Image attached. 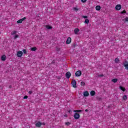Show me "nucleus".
Segmentation results:
<instances>
[{"label": "nucleus", "mask_w": 128, "mask_h": 128, "mask_svg": "<svg viewBox=\"0 0 128 128\" xmlns=\"http://www.w3.org/2000/svg\"><path fill=\"white\" fill-rule=\"evenodd\" d=\"M123 66H124L125 69L128 70V60H125L123 63Z\"/></svg>", "instance_id": "obj_1"}, {"label": "nucleus", "mask_w": 128, "mask_h": 128, "mask_svg": "<svg viewBox=\"0 0 128 128\" xmlns=\"http://www.w3.org/2000/svg\"><path fill=\"white\" fill-rule=\"evenodd\" d=\"M71 84L73 88H76V82L75 80H72Z\"/></svg>", "instance_id": "obj_2"}, {"label": "nucleus", "mask_w": 128, "mask_h": 128, "mask_svg": "<svg viewBox=\"0 0 128 128\" xmlns=\"http://www.w3.org/2000/svg\"><path fill=\"white\" fill-rule=\"evenodd\" d=\"M42 123L38 121L36 124L35 126L36 128H40L42 126Z\"/></svg>", "instance_id": "obj_3"}, {"label": "nucleus", "mask_w": 128, "mask_h": 128, "mask_svg": "<svg viewBox=\"0 0 128 128\" xmlns=\"http://www.w3.org/2000/svg\"><path fill=\"white\" fill-rule=\"evenodd\" d=\"M74 118H75V120H78V118H80V116L78 113H74Z\"/></svg>", "instance_id": "obj_4"}, {"label": "nucleus", "mask_w": 128, "mask_h": 128, "mask_svg": "<svg viewBox=\"0 0 128 128\" xmlns=\"http://www.w3.org/2000/svg\"><path fill=\"white\" fill-rule=\"evenodd\" d=\"M26 20V17H24L22 18H21V19L18 20L17 21V24H22V22H24V20Z\"/></svg>", "instance_id": "obj_5"}, {"label": "nucleus", "mask_w": 128, "mask_h": 128, "mask_svg": "<svg viewBox=\"0 0 128 128\" xmlns=\"http://www.w3.org/2000/svg\"><path fill=\"white\" fill-rule=\"evenodd\" d=\"M22 51H18L17 52V56L18 58H22Z\"/></svg>", "instance_id": "obj_6"}, {"label": "nucleus", "mask_w": 128, "mask_h": 128, "mask_svg": "<svg viewBox=\"0 0 128 128\" xmlns=\"http://www.w3.org/2000/svg\"><path fill=\"white\" fill-rule=\"evenodd\" d=\"M76 76H82V71L78 70L75 73Z\"/></svg>", "instance_id": "obj_7"}, {"label": "nucleus", "mask_w": 128, "mask_h": 128, "mask_svg": "<svg viewBox=\"0 0 128 128\" xmlns=\"http://www.w3.org/2000/svg\"><path fill=\"white\" fill-rule=\"evenodd\" d=\"M70 42H72V38H70V37H68L66 41V44H70Z\"/></svg>", "instance_id": "obj_8"}, {"label": "nucleus", "mask_w": 128, "mask_h": 128, "mask_svg": "<svg viewBox=\"0 0 128 128\" xmlns=\"http://www.w3.org/2000/svg\"><path fill=\"white\" fill-rule=\"evenodd\" d=\"M71 76H72V74H70V72H68L66 74V78H70Z\"/></svg>", "instance_id": "obj_9"}, {"label": "nucleus", "mask_w": 128, "mask_h": 128, "mask_svg": "<svg viewBox=\"0 0 128 128\" xmlns=\"http://www.w3.org/2000/svg\"><path fill=\"white\" fill-rule=\"evenodd\" d=\"M115 8L116 10H120L122 8V6L120 4H118L116 6Z\"/></svg>", "instance_id": "obj_10"}, {"label": "nucleus", "mask_w": 128, "mask_h": 128, "mask_svg": "<svg viewBox=\"0 0 128 128\" xmlns=\"http://www.w3.org/2000/svg\"><path fill=\"white\" fill-rule=\"evenodd\" d=\"M84 96H90V93H88V92L85 91L83 93Z\"/></svg>", "instance_id": "obj_11"}, {"label": "nucleus", "mask_w": 128, "mask_h": 128, "mask_svg": "<svg viewBox=\"0 0 128 128\" xmlns=\"http://www.w3.org/2000/svg\"><path fill=\"white\" fill-rule=\"evenodd\" d=\"M6 60V56L4 54L2 56H1V60L2 62H4Z\"/></svg>", "instance_id": "obj_12"}, {"label": "nucleus", "mask_w": 128, "mask_h": 128, "mask_svg": "<svg viewBox=\"0 0 128 128\" xmlns=\"http://www.w3.org/2000/svg\"><path fill=\"white\" fill-rule=\"evenodd\" d=\"M79 32H80V29H78V28H76L74 30V32L75 34H78Z\"/></svg>", "instance_id": "obj_13"}, {"label": "nucleus", "mask_w": 128, "mask_h": 128, "mask_svg": "<svg viewBox=\"0 0 128 128\" xmlns=\"http://www.w3.org/2000/svg\"><path fill=\"white\" fill-rule=\"evenodd\" d=\"M119 88L121 90L122 92H126V88H124V86H119Z\"/></svg>", "instance_id": "obj_14"}, {"label": "nucleus", "mask_w": 128, "mask_h": 128, "mask_svg": "<svg viewBox=\"0 0 128 128\" xmlns=\"http://www.w3.org/2000/svg\"><path fill=\"white\" fill-rule=\"evenodd\" d=\"M45 28H46L47 30H52V26L50 25H46Z\"/></svg>", "instance_id": "obj_15"}, {"label": "nucleus", "mask_w": 128, "mask_h": 128, "mask_svg": "<svg viewBox=\"0 0 128 128\" xmlns=\"http://www.w3.org/2000/svg\"><path fill=\"white\" fill-rule=\"evenodd\" d=\"M90 94L92 96H94L96 94V92H94V90L91 91Z\"/></svg>", "instance_id": "obj_16"}, {"label": "nucleus", "mask_w": 128, "mask_h": 128, "mask_svg": "<svg viewBox=\"0 0 128 128\" xmlns=\"http://www.w3.org/2000/svg\"><path fill=\"white\" fill-rule=\"evenodd\" d=\"M120 62V60L118 58H116L114 60V62L115 64H118Z\"/></svg>", "instance_id": "obj_17"}, {"label": "nucleus", "mask_w": 128, "mask_h": 128, "mask_svg": "<svg viewBox=\"0 0 128 128\" xmlns=\"http://www.w3.org/2000/svg\"><path fill=\"white\" fill-rule=\"evenodd\" d=\"M30 50L32 52H36V47L31 48Z\"/></svg>", "instance_id": "obj_18"}, {"label": "nucleus", "mask_w": 128, "mask_h": 128, "mask_svg": "<svg viewBox=\"0 0 128 128\" xmlns=\"http://www.w3.org/2000/svg\"><path fill=\"white\" fill-rule=\"evenodd\" d=\"M101 7L100 6H96V10H100Z\"/></svg>", "instance_id": "obj_19"}, {"label": "nucleus", "mask_w": 128, "mask_h": 128, "mask_svg": "<svg viewBox=\"0 0 128 128\" xmlns=\"http://www.w3.org/2000/svg\"><path fill=\"white\" fill-rule=\"evenodd\" d=\"M123 100H128V96L126 95H124L122 97Z\"/></svg>", "instance_id": "obj_20"}, {"label": "nucleus", "mask_w": 128, "mask_h": 128, "mask_svg": "<svg viewBox=\"0 0 128 128\" xmlns=\"http://www.w3.org/2000/svg\"><path fill=\"white\" fill-rule=\"evenodd\" d=\"M84 22V24H88L90 22V20L88 19H86Z\"/></svg>", "instance_id": "obj_21"}, {"label": "nucleus", "mask_w": 128, "mask_h": 128, "mask_svg": "<svg viewBox=\"0 0 128 128\" xmlns=\"http://www.w3.org/2000/svg\"><path fill=\"white\" fill-rule=\"evenodd\" d=\"M20 38V36H18V34H16L14 36V40H16L18 38Z\"/></svg>", "instance_id": "obj_22"}, {"label": "nucleus", "mask_w": 128, "mask_h": 128, "mask_svg": "<svg viewBox=\"0 0 128 128\" xmlns=\"http://www.w3.org/2000/svg\"><path fill=\"white\" fill-rule=\"evenodd\" d=\"M112 82H114V84H116V82H118V78L112 79Z\"/></svg>", "instance_id": "obj_23"}, {"label": "nucleus", "mask_w": 128, "mask_h": 128, "mask_svg": "<svg viewBox=\"0 0 128 128\" xmlns=\"http://www.w3.org/2000/svg\"><path fill=\"white\" fill-rule=\"evenodd\" d=\"M16 32H18L14 30V31L11 32V34H12V36H14V34H16Z\"/></svg>", "instance_id": "obj_24"}, {"label": "nucleus", "mask_w": 128, "mask_h": 128, "mask_svg": "<svg viewBox=\"0 0 128 128\" xmlns=\"http://www.w3.org/2000/svg\"><path fill=\"white\" fill-rule=\"evenodd\" d=\"M22 52H24V54H26L27 52H26V49H23V50H22Z\"/></svg>", "instance_id": "obj_25"}, {"label": "nucleus", "mask_w": 128, "mask_h": 128, "mask_svg": "<svg viewBox=\"0 0 128 128\" xmlns=\"http://www.w3.org/2000/svg\"><path fill=\"white\" fill-rule=\"evenodd\" d=\"M80 85L82 86H86V83L84 82H82L81 84H80Z\"/></svg>", "instance_id": "obj_26"}, {"label": "nucleus", "mask_w": 128, "mask_h": 128, "mask_svg": "<svg viewBox=\"0 0 128 128\" xmlns=\"http://www.w3.org/2000/svg\"><path fill=\"white\" fill-rule=\"evenodd\" d=\"M120 14H126V10H124L123 11L121 12Z\"/></svg>", "instance_id": "obj_27"}, {"label": "nucleus", "mask_w": 128, "mask_h": 128, "mask_svg": "<svg viewBox=\"0 0 128 128\" xmlns=\"http://www.w3.org/2000/svg\"><path fill=\"white\" fill-rule=\"evenodd\" d=\"M73 10H75L76 12H78V8H76V7L74 8H73Z\"/></svg>", "instance_id": "obj_28"}, {"label": "nucleus", "mask_w": 128, "mask_h": 128, "mask_svg": "<svg viewBox=\"0 0 128 128\" xmlns=\"http://www.w3.org/2000/svg\"><path fill=\"white\" fill-rule=\"evenodd\" d=\"M72 48H76V46H78V44H76V43H74L73 44H72Z\"/></svg>", "instance_id": "obj_29"}, {"label": "nucleus", "mask_w": 128, "mask_h": 128, "mask_svg": "<svg viewBox=\"0 0 128 128\" xmlns=\"http://www.w3.org/2000/svg\"><path fill=\"white\" fill-rule=\"evenodd\" d=\"M65 124L66 126H70V122H65Z\"/></svg>", "instance_id": "obj_30"}, {"label": "nucleus", "mask_w": 128, "mask_h": 128, "mask_svg": "<svg viewBox=\"0 0 128 128\" xmlns=\"http://www.w3.org/2000/svg\"><path fill=\"white\" fill-rule=\"evenodd\" d=\"M28 96H24V100H28Z\"/></svg>", "instance_id": "obj_31"}, {"label": "nucleus", "mask_w": 128, "mask_h": 128, "mask_svg": "<svg viewBox=\"0 0 128 128\" xmlns=\"http://www.w3.org/2000/svg\"><path fill=\"white\" fill-rule=\"evenodd\" d=\"M104 76V74H98V78H102Z\"/></svg>", "instance_id": "obj_32"}, {"label": "nucleus", "mask_w": 128, "mask_h": 128, "mask_svg": "<svg viewBox=\"0 0 128 128\" xmlns=\"http://www.w3.org/2000/svg\"><path fill=\"white\" fill-rule=\"evenodd\" d=\"M82 18H88V16H82Z\"/></svg>", "instance_id": "obj_33"}, {"label": "nucleus", "mask_w": 128, "mask_h": 128, "mask_svg": "<svg viewBox=\"0 0 128 128\" xmlns=\"http://www.w3.org/2000/svg\"><path fill=\"white\" fill-rule=\"evenodd\" d=\"M87 0H81L82 2L84 3L86 2Z\"/></svg>", "instance_id": "obj_34"}, {"label": "nucleus", "mask_w": 128, "mask_h": 128, "mask_svg": "<svg viewBox=\"0 0 128 128\" xmlns=\"http://www.w3.org/2000/svg\"><path fill=\"white\" fill-rule=\"evenodd\" d=\"M82 110H77V112H82Z\"/></svg>", "instance_id": "obj_35"}, {"label": "nucleus", "mask_w": 128, "mask_h": 128, "mask_svg": "<svg viewBox=\"0 0 128 128\" xmlns=\"http://www.w3.org/2000/svg\"><path fill=\"white\" fill-rule=\"evenodd\" d=\"M60 48H56V52H60Z\"/></svg>", "instance_id": "obj_36"}, {"label": "nucleus", "mask_w": 128, "mask_h": 128, "mask_svg": "<svg viewBox=\"0 0 128 128\" xmlns=\"http://www.w3.org/2000/svg\"><path fill=\"white\" fill-rule=\"evenodd\" d=\"M28 94H32V90L29 91Z\"/></svg>", "instance_id": "obj_37"}, {"label": "nucleus", "mask_w": 128, "mask_h": 128, "mask_svg": "<svg viewBox=\"0 0 128 128\" xmlns=\"http://www.w3.org/2000/svg\"><path fill=\"white\" fill-rule=\"evenodd\" d=\"M125 20H126V22H128V17H126L125 18Z\"/></svg>", "instance_id": "obj_38"}, {"label": "nucleus", "mask_w": 128, "mask_h": 128, "mask_svg": "<svg viewBox=\"0 0 128 128\" xmlns=\"http://www.w3.org/2000/svg\"><path fill=\"white\" fill-rule=\"evenodd\" d=\"M57 78H58V80H60V78H62V77L61 76H58Z\"/></svg>", "instance_id": "obj_39"}, {"label": "nucleus", "mask_w": 128, "mask_h": 128, "mask_svg": "<svg viewBox=\"0 0 128 128\" xmlns=\"http://www.w3.org/2000/svg\"><path fill=\"white\" fill-rule=\"evenodd\" d=\"M74 112L76 113V112H78V110H74Z\"/></svg>", "instance_id": "obj_40"}, {"label": "nucleus", "mask_w": 128, "mask_h": 128, "mask_svg": "<svg viewBox=\"0 0 128 128\" xmlns=\"http://www.w3.org/2000/svg\"><path fill=\"white\" fill-rule=\"evenodd\" d=\"M64 116L65 118H67V117H68V114H65V115Z\"/></svg>", "instance_id": "obj_41"}, {"label": "nucleus", "mask_w": 128, "mask_h": 128, "mask_svg": "<svg viewBox=\"0 0 128 128\" xmlns=\"http://www.w3.org/2000/svg\"><path fill=\"white\" fill-rule=\"evenodd\" d=\"M42 124H43V126H46V123L42 122Z\"/></svg>", "instance_id": "obj_42"}, {"label": "nucleus", "mask_w": 128, "mask_h": 128, "mask_svg": "<svg viewBox=\"0 0 128 128\" xmlns=\"http://www.w3.org/2000/svg\"><path fill=\"white\" fill-rule=\"evenodd\" d=\"M85 112H88V109H86V110H85Z\"/></svg>", "instance_id": "obj_43"}, {"label": "nucleus", "mask_w": 128, "mask_h": 128, "mask_svg": "<svg viewBox=\"0 0 128 128\" xmlns=\"http://www.w3.org/2000/svg\"><path fill=\"white\" fill-rule=\"evenodd\" d=\"M52 62V64H54V62H54V60H53Z\"/></svg>", "instance_id": "obj_44"}, {"label": "nucleus", "mask_w": 128, "mask_h": 128, "mask_svg": "<svg viewBox=\"0 0 128 128\" xmlns=\"http://www.w3.org/2000/svg\"><path fill=\"white\" fill-rule=\"evenodd\" d=\"M9 88H12V85L9 86Z\"/></svg>", "instance_id": "obj_45"}, {"label": "nucleus", "mask_w": 128, "mask_h": 128, "mask_svg": "<svg viewBox=\"0 0 128 128\" xmlns=\"http://www.w3.org/2000/svg\"><path fill=\"white\" fill-rule=\"evenodd\" d=\"M72 111L70 110L69 111H68V112H69V114H70V112H71Z\"/></svg>", "instance_id": "obj_46"}, {"label": "nucleus", "mask_w": 128, "mask_h": 128, "mask_svg": "<svg viewBox=\"0 0 128 128\" xmlns=\"http://www.w3.org/2000/svg\"><path fill=\"white\" fill-rule=\"evenodd\" d=\"M110 108V106H108V108Z\"/></svg>", "instance_id": "obj_47"}, {"label": "nucleus", "mask_w": 128, "mask_h": 128, "mask_svg": "<svg viewBox=\"0 0 128 128\" xmlns=\"http://www.w3.org/2000/svg\"><path fill=\"white\" fill-rule=\"evenodd\" d=\"M100 100H102V98H100Z\"/></svg>", "instance_id": "obj_48"}]
</instances>
